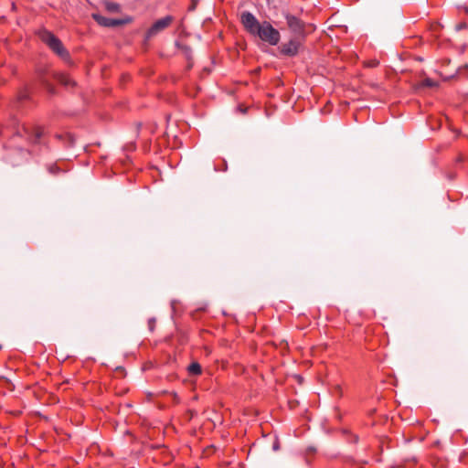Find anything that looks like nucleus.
Segmentation results:
<instances>
[{
	"mask_svg": "<svg viewBox=\"0 0 468 468\" xmlns=\"http://www.w3.org/2000/svg\"><path fill=\"white\" fill-rule=\"evenodd\" d=\"M91 17L94 19V21L97 22L98 25L104 27H110L112 18L103 16L98 13L91 14Z\"/></svg>",
	"mask_w": 468,
	"mask_h": 468,
	"instance_id": "obj_10",
	"label": "nucleus"
},
{
	"mask_svg": "<svg viewBox=\"0 0 468 468\" xmlns=\"http://www.w3.org/2000/svg\"><path fill=\"white\" fill-rule=\"evenodd\" d=\"M148 327H149L150 331L154 330V327H155V319L154 318H150L148 320Z\"/></svg>",
	"mask_w": 468,
	"mask_h": 468,
	"instance_id": "obj_16",
	"label": "nucleus"
},
{
	"mask_svg": "<svg viewBox=\"0 0 468 468\" xmlns=\"http://www.w3.org/2000/svg\"><path fill=\"white\" fill-rule=\"evenodd\" d=\"M303 41L304 40H302L301 37H294L286 43L282 44L279 47V51L281 55L284 57H295L299 53L300 48Z\"/></svg>",
	"mask_w": 468,
	"mask_h": 468,
	"instance_id": "obj_5",
	"label": "nucleus"
},
{
	"mask_svg": "<svg viewBox=\"0 0 468 468\" xmlns=\"http://www.w3.org/2000/svg\"><path fill=\"white\" fill-rule=\"evenodd\" d=\"M273 449H274V450L278 449L277 444H274V445H273Z\"/></svg>",
	"mask_w": 468,
	"mask_h": 468,
	"instance_id": "obj_24",
	"label": "nucleus"
},
{
	"mask_svg": "<svg viewBox=\"0 0 468 468\" xmlns=\"http://www.w3.org/2000/svg\"><path fill=\"white\" fill-rule=\"evenodd\" d=\"M104 7L110 13H119L121 11V5L114 2H106Z\"/></svg>",
	"mask_w": 468,
	"mask_h": 468,
	"instance_id": "obj_12",
	"label": "nucleus"
},
{
	"mask_svg": "<svg viewBox=\"0 0 468 468\" xmlns=\"http://www.w3.org/2000/svg\"><path fill=\"white\" fill-rule=\"evenodd\" d=\"M174 21L173 16H165V17H162L158 20H156L150 28L145 33V39L148 40L152 38L153 37L156 36L159 32L165 30L168 27L171 26V24Z\"/></svg>",
	"mask_w": 468,
	"mask_h": 468,
	"instance_id": "obj_6",
	"label": "nucleus"
},
{
	"mask_svg": "<svg viewBox=\"0 0 468 468\" xmlns=\"http://www.w3.org/2000/svg\"><path fill=\"white\" fill-rule=\"evenodd\" d=\"M187 371H188L189 375H191V376H199L202 373V367L199 363L192 362L187 367Z\"/></svg>",
	"mask_w": 468,
	"mask_h": 468,
	"instance_id": "obj_11",
	"label": "nucleus"
},
{
	"mask_svg": "<svg viewBox=\"0 0 468 468\" xmlns=\"http://www.w3.org/2000/svg\"><path fill=\"white\" fill-rule=\"evenodd\" d=\"M393 468H400V467H393Z\"/></svg>",
	"mask_w": 468,
	"mask_h": 468,
	"instance_id": "obj_26",
	"label": "nucleus"
},
{
	"mask_svg": "<svg viewBox=\"0 0 468 468\" xmlns=\"http://www.w3.org/2000/svg\"><path fill=\"white\" fill-rule=\"evenodd\" d=\"M283 16L286 20L289 30L297 37H301L302 40H305V37L309 32L315 29V26L313 24H307L300 17L292 15L288 11L282 12Z\"/></svg>",
	"mask_w": 468,
	"mask_h": 468,
	"instance_id": "obj_3",
	"label": "nucleus"
},
{
	"mask_svg": "<svg viewBox=\"0 0 468 468\" xmlns=\"http://www.w3.org/2000/svg\"><path fill=\"white\" fill-rule=\"evenodd\" d=\"M343 433L346 436V440L349 442L356 443L358 441V436L356 434L351 433L349 431H343Z\"/></svg>",
	"mask_w": 468,
	"mask_h": 468,
	"instance_id": "obj_14",
	"label": "nucleus"
},
{
	"mask_svg": "<svg viewBox=\"0 0 468 468\" xmlns=\"http://www.w3.org/2000/svg\"><path fill=\"white\" fill-rule=\"evenodd\" d=\"M39 39L46 44L57 56L66 62L70 60V54L64 47L61 40L47 28H42L37 32Z\"/></svg>",
	"mask_w": 468,
	"mask_h": 468,
	"instance_id": "obj_2",
	"label": "nucleus"
},
{
	"mask_svg": "<svg viewBox=\"0 0 468 468\" xmlns=\"http://www.w3.org/2000/svg\"><path fill=\"white\" fill-rule=\"evenodd\" d=\"M27 95L26 93L20 95V99L21 100H24V99H27Z\"/></svg>",
	"mask_w": 468,
	"mask_h": 468,
	"instance_id": "obj_19",
	"label": "nucleus"
},
{
	"mask_svg": "<svg viewBox=\"0 0 468 468\" xmlns=\"http://www.w3.org/2000/svg\"><path fill=\"white\" fill-rule=\"evenodd\" d=\"M51 67L48 64H38L35 68L36 80L41 84H47L53 78Z\"/></svg>",
	"mask_w": 468,
	"mask_h": 468,
	"instance_id": "obj_7",
	"label": "nucleus"
},
{
	"mask_svg": "<svg viewBox=\"0 0 468 468\" xmlns=\"http://www.w3.org/2000/svg\"><path fill=\"white\" fill-rule=\"evenodd\" d=\"M53 79L57 80L61 85H63L67 89H73L77 85L76 81L66 73L56 72L53 74Z\"/></svg>",
	"mask_w": 468,
	"mask_h": 468,
	"instance_id": "obj_8",
	"label": "nucleus"
},
{
	"mask_svg": "<svg viewBox=\"0 0 468 468\" xmlns=\"http://www.w3.org/2000/svg\"><path fill=\"white\" fill-rule=\"evenodd\" d=\"M42 86L46 89V90H47V92H48V94H50V95H55V94H56V92H57V91H56V88H55V86L50 82V80H49V81H48V83H47V84H43Z\"/></svg>",
	"mask_w": 468,
	"mask_h": 468,
	"instance_id": "obj_15",
	"label": "nucleus"
},
{
	"mask_svg": "<svg viewBox=\"0 0 468 468\" xmlns=\"http://www.w3.org/2000/svg\"><path fill=\"white\" fill-rule=\"evenodd\" d=\"M441 27V26H440V24H436V25L434 26V30H435V29H437V28H438V27Z\"/></svg>",
	"mask_w": 468,
	"mask_h": 468,
	"instance_id": "obj_23",
	"label": "nucleus"
},
{
	"mask_svg": "<svg viewBox=\"0 0 468 468\" xmlns=\"http://www.w3.org/2000/svg\"><path fill=\"white\" fill-rule=\"evenodd\" d=\"M46 167L48 172L53 176H58V174L65 172L56 163L48 164Z\"/></svg>",
	"mask_w": 468,
	"mask_h": 468,
	"instance_id": "obj_13",
	"label": "nucleus"
},
{
	"mask_svg": "<svg viewBox=\"0 0 468 468\" xmlns=\"http://www.w3.org/2000/svg\"><path fill=\"white\" fill-rule=\"evenodd\" d=\"M132 22H133V17L130 16H125L124 17L119 18V19L112 18L110 27H122L124 25H128Z\"/></svg>",
	"mask_w": 468,
	"mask_h": 468,
	"instance_id": "obj_9",
	"label": "nucleus"
},
{
	"mask_svg": "<svg viewBox=\"0 0 468 468\" xmlns=\"http://www.w3.org/2000/svg\"><path fill=\"white\" fill-rule=\"evenodd\" d=\"M174 399H176L177 402L179 401L178 396L176 393H174Z\"/></svg>",
	"mask_w": 468,
	"mask_h": 468,
	"instance_id": "obj_21",
	"label": "nucleus"
},
{
	"mask_svg": "<svg viewBox=\"0 0 468 468\" xmlns=\"http://www.w3.org/2000/svg\"><path fill=\"white\" fill-rule=\"evenodd\" d=\"M240 23L244 29L251 36L259 37L271 46H276L281 39V34L269 21L260 22L256 16L244 11L240 16Z\"/></svg>",
	"mask_w": 468,
	"mask_h": 468,
	"instance_id": "obj_1",
	"label": "nucleus"
},
{
	"mask_svg": "<svg viewBox=\"0 0 468 468\" xmlns=\"http://www.w3.org/2000/svg\"><path fill=\"white\" fill-rule=\"evenodd\" d=\"M463 9L466 14H468V6H463Z\"/></svg>",
	"mask_w": 468,
	"mask_h": 468,
	"instance_id": "obj_22",
	"label": "nucleus"
},
{
	"mask_svg": "<svg viewBox=\"0 0 468 468\" xmlns=\"http://www.w3.org/2000/svg\"><path fill=\"white\" fill-rule=\"evenodd\" d=\"M64 135L62 134H56V138H58V140H62Z\"/></svg>",
	"mask_w": 468,
	"mask_h": 468,
	"instance_id": "obj_20",
	"label": "nucleus"
},
{
	"mask_svg": "<svg viewBox=\"0 0 468 468\" xmlns=\"http://www.w3.org/2000/svg\"><path fill=\"white\" fill-rule=\"evenodd\" d=\"M465 27H466V24L465 23L460 24L457 27L458 29H463V28H465Z\"/></svg>",
	"mask_w": 468,
	"mask_h": 468,
	"instance_id": "obj_18",
	"label": "nucleus"
},
{
	"mask_svg": "<svg viewBox=\"0 0 468 468\" xmlns=\"http://www.w3.org/2000/svg\"><path fill=\"white\" fill-rule=\"evenodd\" d=\"M423 84H424L425 86H427V87H432V86H434V82H433V80H431V79H426V80H424Z\"/></svg>",
	"mask_w": 468,
	"mask_h": 468,
	"instance_id": "obj_17",
	"label": "nucleus"
},
{
	"mask_svg": "<svg viewBox=\"0 0 468 468\" xmlns=\"http://www.w3.org/2000/svg\"><path fill=\"white\" fill-rule=\"evenodd\" d=\"M26 140L29 144H47L44 141L45 128L38 124H24L22 127Z\"/></svg>",
	"mask_w": 468,
	"mask_h": 468,
	"instance_id": "obj_4",
	"label": "nucleus"
},
{
	"mask_svg": "<svg viewBox=\"0 0 468 468\" xmlns=\"http://www.w3.org/2000/svg\"><path fill=\"white\" fill-rule=\"evenodd\" d=\"M227 169V165L225 164V167L222 169V171H226Z\"/></svg>",
	"mask_w": 468,
	"mask_h": 468,
	"instance_id": "obj_25",
	"label": "nucleus"
}]
</instances>
